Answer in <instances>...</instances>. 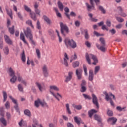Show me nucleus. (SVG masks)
<instances>
[{"instance_id": "9", "label": "nucleus", "mask_w": 127, "mask_h": 127, "mask_svg": "<svg viewBox=\"0 0 127 127\" xmlns=\"http://www.w3.org/2000/svg\"><path fill=\"white\" fill-rule=\"evenodd\" d=\"M86 81L82 80V83L81 84V89H80V92L81 93H85L86 91H87V87H86Z\"/></svg>"}, {"instance_id": "43", "label": "nucleus", "mask_w": 127, "mask_h": 127, "mask_svg": "<svg viewBox=\"0 0 127 127\" xmlns=\"http://www.w3.org/2000/svg\"><path fill=\"white\" fill-rule=\"evenodd\" d=\"M39 104H40V99H38L37 100L35 101V106L36 108L39 107Z\"/></svg>"}, {"instance_id": "32", "label": "nucleus", "mask_w": 127, "mask_h": 127, "mask_svg": "<svg viewBox=\"0 0 127 127\" xmlns=\"http://www.w3.org/2000/svg\"><path fill=\"white\" fill-rule=\"evenodd\" d=\"M24 114L26 116H28V117H31V112L28 109H25L24 110Z\"/></svg>"}, {"instance_id": "7", "label": "nucleus", "mask_w": 127, "mask_h": 127, "mask_svg": "<svg viewBox=\"0 0 127 127\" xmlns=\"http://www.w3.org/2000/svg\"><path fill=\"white\" fill-rule=\"evenodd\" d=\"M4 38L6 43H7V44H8V45H12V44H13V42L12 41V40L10 39V37H9L8 35H4Z\"/></svg>"}, {"instance_id": "46", "label": "nucleus", "mask_w": 127, "mask_h": 127, "mask_svg": "<svg viewBox=\"0 0 127 127\" xmlns=\"http://www.w3.org/2000/svg\"><path fill=\"white\" fill-rule=\"evenodd\" d=\"M0 115L2 117H4V109L3 107L0 108Z\"/></svg>"}, {"instance_id": "60", "label": "nucleus", "mask_w": 127, "mask_h": 127, "mask_svg": "<svg viewBox=\"0 0 127 127\" xmlns=\"http://www.w3.org/2000/svg\"><path fill=\"white\" fill-rule=\"evenodd\" d=\"M56 32L57 33V35L59 37V42H61V41H62V39L61 38V37H60V35H59V32H58V30H56Z\"/></svg>"}, {"instance_id": "30", "label": "nucleus", "mask_w": 127, "mask_h": 127, "mask_svg": "<svg viewBox=\"0 0 127 127\" xmlns=\"http://www.w3.org/2000/svg\"><path fill=\"white\" fill-rule=\"evenodd\" d=\"M6 11L8 15H9V16H10V18H11L12 19L13 17H12V10L11 9L8 10V9H7V8L6 9Z\"/></svg>"}, {"instance_id": "18", "label": "nucleus", "mask_w": 127, "mask_h": 127, "mask_svg": "<svg viewBox=\"0 0 127 127\" xmlns=\"http://www.w3.org/2000/svg\"><path fill=\"white\" fill-rule=\"evenodd\" d=\"M72 76H73V72H69L68 73V76L66 77V79L65 80L66 83H68V82L72 80Z\"/></svg>"}, {"instance_id": "31", "label": "nucleus", "mask_w": 127, "mask_h": 127, "mask_svg": "<svg viewBox=\"0 0 127 127\" xmlns=\"http://www.w3.org/2000/svg\"><path fill=\"white\" fill-rule=\"evenodd\" d=\"M43 18H44V20H45V21H46L48 24H50V23H51V21H50V19H49V18L47 17V16H46V15L43 16Z\"/></svg>"}, {"instance_id": "28", "label": "nucleus", "mask_w": 127, "mask_h": 127, "mask_svg": "<svg viewBox=\"0 0 127 127\" xmlns=\"http://www.w3.org/2000/svg\"><path fill=\"white\" fill-rule=\"evenodd\" d=\"M26 24L29 25V26H31V27L33 28V29H34V26L32 24V21H31V20H28L27 21H26Z\"/></svg>"}, {"instance_id": "41", "label": "nucleus", "mask_w": 127, "mask_h": 127, "mask_svg": "<svg viewBox=\"0 0 127 127\" xmlns=\"http://www.w3.org/2000/svg\"><path fill=\"white\" fill-rule=\"evenodd\" d=\"M24 8L25 10H26V11H27V12H29L30 13V12H31V9H30V8H29L28 6H27V5H24Z\"/></svg>"}, {"instance_id": "51", "label": "nucleus", "mask_w": 127, "mask_h": 127, "mask_svg": "<svg viewBox=\"0 0 127 127\" xmlns=\"http://www.w3.org/2000/svg\"><path fill=\"white\" fill-rule=\"evenodd\" d=\"M100 71V66H96L94 69V74L97 75L98 72Z\"/></svg>"}, {"instance_id": "54", "label": "nucleus", "mask_w": 127, "mask_h": 127, "mask_svg": "<svg viewBox=\"0 0 127 127\" xmlns=\"http://www.w3.org/2000/svg\"><path fill=\"white\" fill-rule=\"evenodd\" d=\"M5 106L6 109H10V103H9V101H7L5 104Z\"/></svg>"}, {"instance_id": "19", "label": "nucleus", "mask_w": 127, "mask_h": 127, "mask_svg": "<svg viewBox=\"0 0 127 127\" xmlns=\"http://www.w3.org/2000/svg\"><path fill=\"white\" fill-rule=\"evenodd\" d=\"M98 111L97 110L95 109H91L90 111L88 112L89 117L92 118V117H93V115H94V114H96V113Z\"/></svg>"}, {"instance_id": "63", "label": "nucleus", "mask_w": 127, "mask_h": 127, "mask_svg": "<svg viewBox=\"0 0 127 127\" xmlns=\"http://www.w3.org/2000/svg\"><path fill=\"white\" fill-rule=\"evenodd\" d=\"M18 90L20 91V92H23V87H22V86H21V85L19 84L18 85Z\"/></svg>"}, {"instance_id": "5", "label": "nucleus", "mask_w": 127, "mask_h": 127, "mask_svg": "<svg viewBox=\"0 0 127 127\" xmlns=\"http://www.w3.org/2000/svg\"><path fill=\"white\" fill-rule=\"evenodd\" d=\"M24 33L27 38H29L33 36L30 27H27L25 30H24Z\"/></svg>"}, {"instance_id": "23", "label": "nucleus", "mask_w": 127, "mask_h": 127, "mask_svg": "<svg viewBox=\"0 0 127 127\" xmlns=\"http://www.w3.org/2000/svg\"><path fill=\"white\" fill-rule=\"evenodd\" d=\"M51 94H52V95H53V96L54 97H55V98H56V99H57V100H58V101H59V98H58V97H60V98H61V99H62V96H61V95H60L59 93H57V95L54 94V93L53 92H52L51 91V90L50 91Z\"/></svg>"}, {"instance_id": "34", "label": "nucleus", "mask_w": 127, "mask_h": 127, "mask_svg": "<svg viewBox=\"0 0 127 127\" xmlns=\"http://www.w3.org/2000/svg\"><path fill=\"white\" fill-rule=\"evenodd\" d=\"M8 29L10 34H14V26H12V27H9Z\"/></svg>"}, {"instance_id": "11", "label": "nucleus", "mask_w": 127, "mask_h": 127, "mask_svg": "<svg viewBox=\"0 0 127 127\" xmlns=\"http://www.w3.org/2000/svg\"><path fill=\"white\" fill-rule=\"evenodd\" d=\"M39 6V4L37 3V2H35L34 4V7L35 8V12L38 15H40V11L39 9H38V7Z\"/></svg>"}, {"instance_id": "39", "label": "nucleus", "mask_w": 127, "mask_h": 127, "mask_svg": "<svg viewBox=\"0 0 127 127\" xmlns=\"http://www.w3.org/2000/svg\"><path fill=\"white\" fill-rule=\"evenodd\" d=\"M78 58V57L77 56V54H76V53H74V55L71 56V59H70V62H72L73 61V60H76Z\"/></svg>"}, {"instance_id": "62", "label": "nucleus", "mask_w": 127, "mask_h": 127, "mask_svg": "<svg viewBox=\"0 0 127 127\" xmlns=\"http://www.w3.org/2000/svg\"><path fill=\"white\" fill-rule=\"evenodd\" d=\"M124 109H125V108L124 107L122 108L121 106H117L116 107V110H117V111H119V112H122Z\"/></svg>"}, {"instance_id": "56", "label": "nucleus", "mask_w": 127, "mask_h": 127, "mask_svg": "<svg viewBox=\"0 0 127 127\" xmlns=\"http://www.w3.org/2000/svg\"><path fill=\"white\" fill-rule=\"evenodd\" d=\"M9 97L10 99H11V100L12 101L13 103H14V104H15V105L17 104V101L16 100H15L14 98H13L12 96H10Z\"/></svg>"}, {"instance_id": "57", "label": "nucleus", "mask_w": 127, "mask_h": 127, "mask_svg": "<svg viewBox=\"0 0 127 127\" xmlns=\"http://www.w3.org/2000/svg\"><path fill=\"white\" fill-rule=\"evenodd\" d=\"M83 70H84V72L85 73V76H88V72H87V66H86V65H83Z\"/></svg>"}, {"instance_id": "59", "label": "nucleus", "mask_w": 127, "mask_h": 127, "mask_svg": "<svg viewBox=\"0 0 127 127\" xmlns=\"http://www.w3.org/2000/svg\"><path fill=\"white\" fill-rule=\"evenodd\" d=\"M29 38L30 40L31 41V44H33V45H35V42L34 41V40H33V36L32 37H30Z\"/></svg>"}, {"instance_id": "15", "label": "nucleus", "mask_w": 127, "mask_h": 127, "mask_svg": "<svg viewBox=\"0 0 127 127\" xmlns=\"http://www.w3.org/2000/svg\"><path fill=\"white\" fill-rule=\"evenodd\" d=\"M96 45L98 49H99V50H101L102 52H105L107 51V48L105 47L106 45H102L100 47L98 44H96Z\"/></svg>"}, {"instance_id": "49", "label": "nucleus", "mask_w": 127, "mask_h": 127, "mask_svg": "<svg viewBox=\"0 0 127 127\" xmlns=\"http://www.w3.org/2000/svg\"><path fill=\"white\" fill-rule=\"evenodd\" d=\"M17 79V77L16 76H13V77L10 79L11 83L14 84L15 82H16V80Z\"/></svg>"}, {"instance_id": "17", "label": "nucleus", "mask_w": 127, "mask_h": 127, "mask_svg": "<svg viewBox=\"0 0 127 127\" xmlns=\"http://www.w3.org/2000/svg\"><path fill=\"white\" fill-rule=\"evenodd\" d=\"M89 81H90V82H93V80H94V73L93 72V70H89V75L88 77Z\"/></svg>"}, {"instance_id": "27", "label": "nucleus", "mask_w": 127, "mask_h": 127, "mask_svg": "<svg viewBox=\"0 0 127 127\" xmlns=\"http://www.w3.org/2000/svg\"><path fill=\"white\" fill-rule=\"evenodd\" d=\"M43 72L44 73V75L45 77H47L48 76V73H47V68H46V66H44L43 67Z\"/></svg>"}, {"instance_id": "33", "label": "nucleus", "mask_w": 127, "mask_h": 127, "mask_svg": "<svg viewBox=\"0 0 127 127\" xmlns=\"http://www.w3.org/2000/svg\"><path fill=\"white\" fill-rule=\"evenodd\" d=\"M9 72L10 73L9 75L10 77H13L14 76H15V73H14V71H13V69L12 68H10L9 69Z\"/></svg>"}, {"instance_id": "1", "label": "nucleus", "mask_w": 127, "mask_h": 127, "mask_svg": "<svg viewBox=\"0 0 127 127\" xmlns=\"http://www.w3.org/2000/svg\"><path fill=\"white\" fill-rule=\"evenodd\" d=\"M85 58L89 65H92L91 58L93 59L94 61V62L92 63L93 65H97V63H98V58H97V56L96 55L92 54H88V53H86L85 55Z\"/></svg>"}, {"instance_id": "21", "label": "nucleus", "mask_w": 127, "mask_h": 127, "mask_svg": "<svg viewBox=\"0 0 127 127\" xmlns=\"http://www.w3.org/2000/svg\"><path fill=\"white\" fill-rule=\"evenodd\" d=\"M80 66V62L76 61L72 63L73 68H78Z\"/></svg>"}, {"instance_id": "14", "label": "nucleus", "mask_w": 127, "mask_h": 127, "mask_svg": "<svg viewBox=\"0 0 127 127\" xmlns=\"http://www.w3.org/2000/svg\"><path fill=\"white\" fill-rule=\"evenodd\" d=\"M69 59V57H68V54L66 53H64V64L66 67H69V64H68V60Z\"/></svg>"}, {"instance_id": "8", "label": "nucleus", "mask_w": 127, "mask_h": 127, "mask_svg": "<svg viewBox=\"0 0 127 127\" xmlns=\"http://www.w3.org/2000/svg\"><path fill=\"white\" fill-rule=\"evenodd\" d=\"M76 75L78 80L82 79V74H83V70L81 68L77 69L76 70Z\"/></svg>"}, {"instance_id": "22", "label": "nucleus", "mask_w": 127, "mask_h": 127, "mask_svg": "<svg viewBox=\"0 0 127 127\" xmlns=\"http://www.w3.org/2000/svg\"><path fill=\"white\" fill-rule=\"evenodd\" d=\"M58 6L60 10V11H62L64 9V6L63 4L60 1L58 2Z\"/></svg>"}, {"instance_id": "55", "label": "nucleus", "mask_w": 127, "mask_h": 127, "mask_svg": "<svg viewBox=\"0 0 127 127\" xmlns=\"http://www.w3.org/2000/svg\"><path fill=\"white\" fill-rule=\"evenodd\" d=\"M116 20H117V21H118V22H124L123 18H122L120 17H116Z\"/></svg>"}, {"instance_id": "52", "label": "nucleus", "mask_w": 127, "mask_h": 127, "mask_svg": "<svg viewBox=\"0 0 127 127\" xmlns=\"http://www.w3.org/2000/svg\"><path fill=\"white\" fill-rule=\"evenodd\" d=\"M85 32V38L86 39H89V34L88 33V30L85 29L84 30Z\"/></svg>"}, {"instance_id": "3", "label": "nucleus", "mask_w": 127, "mask_h": 127, "mask_svg": "<svg viewBox=\"0 0 127 127\" xmlns=\"http://www.w3.org/2000/svg\"><path fill=\"white\" fill-rule=\"evenodd\" d=\"M94 1L95 2L96 5L100 4V0H90L91 5L88 3H86V5L88 11H91V9H95V6L94 5Z\"/></svg>"}, {"instance_id": "16", "label": "nucleus", "mask_w": 127, "mask_h": 127, "mask_svg": "<svg viewBox=\"0 0 127 127\" xmlns=\"http://www.w3.org/2000/svg\"><path fill=\"white\" fill-rule=\"evenodd\" d=\"M94 117L95 120L98 122V124H102L103 119H102V118H101V116H100V115H98V114H95L94 115Z\"/></svg>"}, {"instance_id": "42", "label": "nucleus", "mask_w": 127, "mask_h": 127, "mask_svg": "<svg viewBox=\"0 0 127 127\" xmlns=\"http://www.w3.org/2000/svg\"><path fill=\"white\" fill-rule=\"evenodd\" d=\"M72 106L74 108H75V109H76V110H82V105H76L75 104H73Z\"/></svg>"}, {"instance_id": "25", "label": "nucleus", "mask_w": 127, "mask_h": 127, "mask_svg": "<svg viewBox=\"0 0 127 127\" xmlns=\"http://www.w3.org/2000/svg\"><path fill=\"white\" fill-rule=\"evenodd\" d=\"M64 11L65 12V14L66 16H67L68 19H71V18H70V15L68 14V13L70 11V10L68 8V7H65L64 8Z\"/></svg>"}, {"instance_id": "53", "label": "nucleus", "mask_w": 127, "mask_h": 127, "mask_svg": "<svg viewBox=\"0 0 127 127\" xmlns=\"http://www.w3.org/2000/svg\"><path fill=\"white\" fill-rule=\"evenodd\" d=\"M99 9L100 11H101L103 14H106V10H105V9H104V7H103L102 6H100L99 7Z\"/></svg>"}, {"instance_id": "6", "label": "nucleus", "mask_w": 127, "mask_h": 127, "mask_svg": "<svg viewBox=\"0 0 127 127\" xmlns=\"http://www.w3.org/2000/svg\"><path fill=\"white\" fill-rule=\"evenodd\" d=\"M92 97L93 104H94L95 106H96L97 109H99V102H98V98L97 97V96H96L95 94H92Z\"/></svg>"}, {"instance_id": "10", "label": "nucleus", "mask_w": 127, "mask_h": 127, "mask_svg": "<svg viewBox=\"0 0 127 127\" xmlns=\"http://www.w3.org/2000/svg\"><path fill=\"white\" fill-rule=\"evenodd\" d=\"M118 119L114 117H110L107 119L108 123H110L111 125H115Z\"/></svg>"}, {"instance_id": "26", "label": "nucleus", "mask_w": 127, "mask_h": 127, "mask_svg": "<svg viewBox=\"0 0 127 127\" xmlns=\"http://www.w3.org/2000/svg\"><path fill=\"white\" fill-rule=\"evenodd\" d=\"M0 122L3 124L4 126H7V122L6 121V120L4 117H1L0 119Z\"/></svg>"}, {"instance_id": "24", "label": "nucleus", "mask_w": 127, "mask_h": 127, "mask_svg": "<svg viewBox=\"0 0 127 127\" xmlns=\"http://www.w3.org/2000/svg\"><path fill=\"white\" fill-rule=\"evenodd\" d=\"M30 17L31 18H32V19H33V20H34V21H36V14H35V13H32V12H30Z\"/></svg>"}, {"instance_id": "36", "label": "nucleus", "mask_w": 127, "mask_h": 127, "mask_svg": "<svg viewBox=\"0 0 127 127\" xmlns=\"http://www.w3.org/2000/svg\"><path fill=\"white\" fill-rule=\"evenodd\" d=\"M53 9L55 11L57 16L61 18V14L58 12V9L56 7L54 8Z\"/></svg>"}, {"instance_id": "50", "label": "nucleus", "mask_w": 127, "mask_h": 127, "mask_svg": "<svg viewBox=\"0 0 127 127\" xmlns=\"http://www.w3.org/2000/svg\"><path fill=\"white\" fill-rule=\"evenodd\" d=\"M99 41H100L102 45H106V41H105V39L104 38H100Z\"/></svg>"}, {"instance_id": "44", "label": "nucleus", "mask_w": 127, "mask_h": 127, "mask_svg": "<svg viewBox=\"0 0 127 127\" xmlns=\"http://www.w3.org/2000/svg\"><path fill=\"white\" fill-rule=\"evenodd\" d=\"M4 52L6 55H8L9 53V48H8V47L6 46L4 48Z\"/></svg>"}, {"instance_id": "12", "label": "nucleus", "mask_w": 127, "mask_h": 127, "mask_svg": "<svg viewBox=\"0 0 127 127\" xmlns=\"http://www.w3.org/2000/svg\"><path fill=\"white\" fill-rule=\"evenodd\" d=\"M104 95H105L106 100H107V101H109V100H110V104H111V106H113V107H114V106H115V104L114 103V101H113V100H112V98H111L109 97V94H108V93H107V92H105L104 93Z\"/></svg>"}, {"instance_id": "38", "label": "nucleus", "mask_w": 127, "mask_h": 127, "mask_svg": "<svg viewBox=\"0 0 127 127\" xmlns=\"http://www.w3.org/2000/svg\"><path fill=\"white\" fill-rule=\"evenodd\" d=\"M21 60L23 62H25L26 61L25 53H24V51H23L21 54Z\"/></svg>"}, {"instance_id": "40", "label": "nucleus", "mask_w": 127, "mask_h": 127, "mask_svg": "<svg viewBox=\"0 0 127 127\" xmlns=\"http://www.w3.org/2000/svg\"><path fill=\"white\" fill-rule=\"evenodd\" d=\"M35 84L37 87L38 88L39 91H40V92H42V86H41V84L37 82H36Z\"/></svg>"}, {"instance_id": "58", "label": "nucleus", "mask_w": 127, "mask_h": 127, "mask_svg": "<svg viewBox=\"0 0 127 127\" xmlns=\"http://www.w3.org/2000/svg\"><path fill=\"white\" fill-rule=\"evenodd\" d=\"M36 53L37 54V55L38 56V58H40V51L38 49H36Z\"/></svg>"}, {"instance_id": "29", "label": "nucleus", "mask_w": 127, "mask_h": 127, "mask_svg": "<svg viewBox=\"0 0 127 127\" xmlns=\"http://www.w3.org/2000/svg\"><path fill=\"white\" fill-rule=\"evenodd\" d=\"M88 16H89V17H90V19H91V21H93V22H97V21H98V19H97L95 18H93V14L89 13L88 14Z\"/></svg>"}, {"instance_id": "45", "label": "nucleus", "mask_w": 127, "mask_h": 127, "mask_svg": "<svg viewBox=\"0 0 127 127\" xmlns=\"http://www.w3.org/2000/svg\"><path fill=\"white\" fill-rule=\"evenodd\" d=\"M107 114L109 117H113L114 116V113H113V111L111 110H108L107 112Z\"/></svg>"}, {"instance_id": "2", "label": "nucleus", "mask_w": 127, "mask_h": 127, "mask_svg": "<svg viewBox=\"0 0 127 127\" xmlns=\"http://www.w3.org/2000/svg\"><path fill=\"white\" fill-rule=\"evenodd\" d=\"M64 43L67 47H71V48H76L77 47V44L76 42L73 39H70L68 38H66L64 40Z\"/></svg>"}, {"instance_id": "37", "label": "nucleus", "mask_w": 127, "mask_h": 127, "mask_svg": "<svg viewBox=\"0 0 127 127\" xmlns=\"http://www.w3.org/2000/svg\"><path fill=\"white\" fill-rule=\"evenodd\" d=\"M66 107L67 112L69 115H71V114H72V112H71V110L70 109V105H69V104H66Z\"/></svg>"}, {"instance_id": "4", "label": "nucleus", "mask_w": 127, "mask_h": 127, "mask_svg": "<svg viewBox=\"0 0 127 127\" xmlns=\"http://www.w3.org/2000/svg\"><path fill=\"white\" fill-rule=\"evenodd\" d=\"M60 27H61V33L64 35V36H66L65 33H69V28L67 26V25L61 22L60 23Z\"/></svg>"}, {"instance_id": "61", "label": "nucleus", "mask_w": 127, "mask_h": 127, "mask_svg": "<svg viewBox=\"0 0 127 127\" xmlns=\"http://www.w3.org/2000/svg\"><path fill=\"white\" fill-rule=\"evenodd\" d=\"M37 28L38 29H41V26L40 25V22L39 20L37 22Z\"/></svg>"}, {"instance_id": "13", "label": "nucleus", "mask_w": 127, "mask_h": 127, "mask_svg": "<svg viewBox=\"0 0 127 127\" xmlns=\"http://www.w3.org/2000/svg\"><path fill=\"white\" fill-rule=\"evenodd\" d=\"M20 38L21 40H22V41H23V42L25 43V44H27L28 46H29V44L27 43V42L26 41V40H25V36H24V34H23V33L22 32L20 33Z\"/></svg>"}, {"instance_id": "35", "label": "nucleus", "mask_w": 127, "mask_h": 127, "mask_svg": "<svg viewBox=\"0 0 127 127\" xmlns=\"http://www.w3.org/2000/svg\"><path fill=\"white\" fill-rule=\"evenodd\" d=\"M50 90H54V91H56L58 92L59 91V88L57 87L56 86L52 85L50 86Z\"/></svg>"}, {"instance_id": "64", "label": "nucleus", "mask_w": 127, "mask_h": 127, "mask_svg": "<svg viewBox=\"0 0 127 127\" xmlns=\"http://www.w3.org/2000/svg\"><path fill=\"white\" fill-rule=\"evenodd\" d=\"M34 124H32L33 127H36V126H38V122L37 121L34 120Z\"/></svg>"}, {"instance_id": "20", "label": "nucleus", "mask_w": 127, "mask_h": 127, "mask_svg": "<svg viewBox=\"0 0 127 127\" xmlns=\"http://www.w3.org/2000/svg\"><path fill=\"white\" fill-rule=\"evenodd\" d=\"M74 120L75 123L77 124V125H80L82 122V119L81 118H78V116H75L74 118Z\"/></svg>"}, {"instance_id": "47", "label": "nucleus", "mask_w": 127, "mask_h": 127, "mask_svg": "<svg viewBox=\"0 0 127 127\" xmlns=\"http://www.w3.org/2000/svg\"><path fill=\"white\" fill-rule=\"evenodd\" d=\"M83 96L86 100H92V97L89 95L86 94H83Z\"/></svg>"}, {"instance_id": "48", "label": "nucleus", "mask_w": 127, "mask_h": 127, "mask_svg": "<svg viewBox=\"0 0 127 127\" xmlns=\"http://www.w3.org/2000/svg\"><path fill=\"white\" fill-rule=\"evenodd\" d=\"M3 102H6V101L7 100V93L5 91H3Z\"/></svg>"}]
</instances>
